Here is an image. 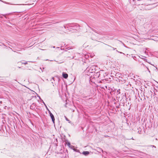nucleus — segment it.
Here are the masks:
<instances>
[{
  "mask_svg": "<svg viewBox=\"0 0 158 158\" xmlns=\"http://www.w3.org/2000/svg\"><path fill=\"white\" fill-rule=\"evenodd\" d=\"M43 103H44V104L45 105V106H46V108H47V106H46V105L45 104V103L43 102Z\"/></svg>",
  "mask_w": 158,
  "mask_h": 158,
  "instance_id": "nucleus-21",
  "label": "nucleus"
},
{
  "mask_svg": "<svg viewBox=\"0 0 158 158\" xmlns=\"http://www.w3.org/2000/svg\"><path fill=\"white\" fill-rule=\"evenodd\" d=\"M49 4H50L51 3V2H49Z\"/></svg>",
  "mask_w": 158,
  "mask_h": 158,
  "instance_id": "nucleus-25",
  "label": "nucleus"
},
{
  "mask_svg": "<svg viewBox=\"0 0 158 158\" xmlns=\"http://www.w3.org/2000/svg\"><path fill=\"white\" fill-rule=\"evenodd\" d=\"M22 63L23 64H27V62H22Z\"/></svg>",
  "mask_w": 158,
  "mask_h": 158,
  "instance_id": "nucleus-13",
  "label": "nucleus"
},
{
  "mask_svg": "<svg viewBox=\"0 0 158 158\" xmlns=\"http://www.w3.org/2000/svg\"><path fill=\"white\" fill-rule=\"evenodd\" d=\"M120 89H118V90H117V92H118L119 94H120V91H120Z\"/></svg>",
  "mask_w": 158,
  "mask_h": 158,
  "instance_id": "nucleus-14",
  "label": "nucleus"
},
{
  "mask_svg": "<svg viewBox=\"0 0 158 158\" xmlns=\"http://www.w3.org/2000/svg\"><path fill=\"white\" fill-rule=\"evenodd\" d=\"M86 56V57H87V56Z\"/></svg>",
  "mask_w": 158,
  "mask_h": 158,
  "instance_id": "nucleus-32",
  "label": "nucleus"
},
{
  "mask_svg": "<svg viewBox=\"0 0 158 158\" xmlns=\"http://www.w3.org/2000/svg\"><path fill=\"white\" fill-rule=\"evenodd\" d=\"M89 67H87V68H86V69H87Z\"/></svg>",
  "mask_w": 158,
  "mask_h": 158,
  "instance_id": "nucleus-27",
  "label": "nucleus"
},
{
  "mask_svg": "<svg viewBox=\"0 0 158 158\" xmlns=\"http://www.w3.org/2000/svg\"><path fill=\"white\" fill-rule=\"evenodd\" d=\"M5 3H6L7 4H10V5H11L12 4H10V3H9V2H4Z\"/></svg>",
  "mask_w": 158,
  "mask_h": 158,
  "instance_id": "nucleus-12",
  "label": "nucleus"
},
{
  "mask_svg": "<svg viewBox=\"0 0 158 158\" xmlns=\"http://www.w3.org/2000/svg\"><path fill=\"white\" fill-rule=\"evenodd\" d=\"M32 106H30V108H31V109H32Z\"/></svg>",
  "mask_w": 158,
  "mask_h": 158,
  "instance_id": "nucleus-22",
  "label": "nucleus"
},
{
  "mask_svg": "<svg viewBox=\"0 0 158 158\" xmlns=\"http://www.w3.org/2000/svg\"><path fill=\"white\" fill-rule=\"evenodd\" d=\"M95 150L99 152H100L101 151H102V152H103L102 149L100 148H97V149Z\"/></svg>",
  "mask_w": 158,
  "mask_h": 158,
  "instance_id": "nucleus-4",
  "label": "nucleus"
},
{
  "mask_svg": "<svg viewBox=\"0 0 158 158\" xmlns=\"http://www.w3.org/2000/svg\"><path fill=\"white\" fill-rule=\"evenodd\" d=\"M90 56L91 57H93V56H92V55H90Z\"/></svg>",
  "mask_w": 158,
  "mask_h": 158,
  "instance_id": "nucleus-19",
  "label": "nucleus"
},
{
  "mask_svg": "<svg viewBox=\"0 0 158 158\" xmlns=\"http://www.w3.org/2000/svg\"><path fill=\"white\" fill-rule=\"evenodd\" d=\"M106 44V45H107V46H108L110 47V48H113V50H115V49H116V48H113V47H112L111 46H110V45H107V44Z\"/></svg>",
  "mask_w": 158,
  "mask_h": 158,
  "instance_id": "nucleus-9",
  "label": "nucleus"
},
{
  "mask_svg": "<svg viewBox=\"0 0 158 158\" xmlns=\"http://www.w3.org/2000/svg\"><path fill=\"white\" fill-rule=\"evenodd\" d=\"M65 117L66 120H67V121H69V120H68V118H66V117Z\"/></svg>",
  "mask_w": 158,
  "mask_h": 158,
  "instance_id": "nucleus-16",
  "label": "nucleus"
},
{
  "mask_svg": "<svg viewBox=\"0 0 158 158\" xmlns=\"http://www.w3.org/2000/svg\"><path fill=\"white\" fill-rule=\"evenodd\" d=\"M96 67V65H93L92 66V67H90L91 68H92V69H95V67Z\"/></svg>",
  "mask_w": 158,
  "mask_h": 158,
  "instance_id": "nucleus-8",
  "label": "nucleus"
},
{
  "mask_svg": "<svg viewBox=\"0 0 158 158\" xmlns=\"http://www.w3.org/2000/svg\"><path fill=\"white\" fill-rule=\"evenodd\" d=\"M145 0H143V2H144Z\"/></svg>",
  "mask_w": 158,
  "mask_h": 158,
  "instance_id": "nucleus-24",
  "label": "nucleus"
},
{
  "mask_svg": "<svg viewBox=\"0 0 158 158\" xmlns=\"http://www.w3.org/2000/svg\"><path fill=\"white\" fill-rule=\"evenodd\" d=\"M43 72V70L42 69L41 70V71H39V72H40V73L42 72Z\"/></svg>",
  "mask_w": 158,
  "mask_h": 158,
  "instance_id": "nucleus-18",
  "label": "nucleus"
},
{
  "mask_svg": "<svg viewBox=\"0 0 158 158\" xmlns=\"http://www.w3.org/2000/svg\"><path fill=\"white\" fill-rule=\"evenodd\" d=\"M2 102L1 101V102H0V103H2Z\"/></svg>",
  "mask_w": 158,
  "mask_h": 158,
  "instance_id": "nucleus-29",
  "label": "nucleus"
},
{
  "mask_svg": "<svg viewBox=\"0 0 158 158\" xmlns=\"http://www.w3.org/2000/svg\"><path fill=\"white\" fill-rule=\"evenodd\" d=\"M155 90L156 91H157V90L156 89H155Z\"/></svg>",
  "mask_w": 158,
  "mask_h": 158,
  "instance_id": "nucleus-28",
  "label": "nucleus"
},
{
  "mask_svg": "<svg viewBox=\"0 0 158 158\" xmlns=\"http://www.w3.org/2000/svg\"><path fill=\"white\" fill-rule=\"evenodd\" d=\"M64 27L65 28H66V27L65 26V25H64Z\"/></svg>",
  "mask_w": 158,
  "mask_h": 158,
  "instance_id": "nucleus-20",
  "label": "nucleus"
},
{
  "mask_svg": "<svg viewBox=\"0 0 158 158\" xmlns=\"http://www.w3.org/2000/svg\"><path fill=\"white\" fill-rule=\"evenodd\" d=\"M94 70H89L87 73V75L91 77L93 75H95V73Z\"/></svg>",
  "mask_w": 158,
  "mask_h": 158,
  "instance_id": "nucleus-1",
  "label": "nucleus"
},
{
  "mask_svg": "<svg viewBox=\"0 0 158 158\" xmlns=\"http://www.w3.org/2000/svg\"><path fill=\"white\" fill-rule=\"evenodd\" d=\"M156 140H157V138H156Z\"/></svg>",
  "mask_w": 158,
  "mask_h": 158,
  "instance_id": "nucleus-30",
  "label": "nucleus"
},
{
  "mask_svg": "<svg viewBox=\"0 0 158 158\" xmlns=\"http://www.w3.org/2000/svg\"><path fill=\"white\" fill-rule=\"evenodd\" d=\"M92 30L94 31L95 32L99 34H102V33L100 32H99V31H96L94 29H92Z\"/></svg>",
  "mask_w": 158,
  "mask_h": 158,
  "instance_id": "nucleus-6",
  "label": "nucleus"
},
{
  "mask_svg": "<svg viewBox=\"0 0 158 158\" xmlns=\"http://www.w3.org/2000/svg\"><path fill=\"white\" fill-rule=\"evenodd\" d=\"M71 49L70 48H65V49H67V50H69V49Z\"/></svg>",
  "mask_w": 158,
  "mask_h": 158,
  "instance_id": "nucleus-15",
  "label": "nucleus"
},
{
  "mask_svg": "<svg viewBox=\"0 0 158 158\" xmlns=\"http://www.w3.org/2000/svg\"><path fill=\"white\" fill-rule=\"evenodd\" d=\"M149 72H150V71H149V70H148Z\"/></svg>",
  "mask_w": 158,
  "mask_h": 158,
  "instance_id": "nucleus-31",
  "label": "nucleus"
},
{
  "mask_svg": "<svg viewBox=\"0 0 158 158\" xmlns=\"http://www.w3.org/2000/svg\"><path fill=\"white\" fill-rule=\"evenodd\" d=\"M74 25V24H70L69 25V26L70 27H72Z\"/></svg>",
  "mask_w": 158,
  "mask_h": 158,
  "instance_id": "nucleus-10",
  "label": "nucleus"
},
{
  "mask_svg": "<svg viewBox=\"0 0 158 158\" xmlns=\"http://www.w3.org/2000/svg\"><path fill=\"white\" fill-rule=\"evenodd\" d=\"M62 77L64 78L67 79L68 78V75L66 73L63 72L62 73Z\"/></svg>",
  "mask_w": 158,
  "mask_h": 158,
  "instance_id": "nucleus-3",
  "label": "nucleus"
},
{
  "mask_svg": "<svg viewBox=\"0 0 158 158\" xmlns=\"http://www.w3.org/2000/svg\"><path fill=\"white\" fill-rule=\"evenodd\" d=\"M95 76H97L99 77L100 74H99V73L98 72H97L96 73H95Z\"/></svg>",
  "mask_w": 158,
  "mask_h": 158,
  "instance_id": "nucleus-7",
  "label": "nucleus"
},
{
  "mask_svg": "<svg viewBox=\"0 0 158 158\" xmlns=\"http://www.w3.org/2000/svg\"><path fill=\"white\" fill-rule=\"evenodd\" d=\"M131 139H133V138L132 137V138Z\"/></svg>",
  "mask_w": 158,
  "mask_h": 158,
  "instance_id": "nucleus-26",
  "label": "nucleus"
},
{
  "mask_svg": "<svg viewBox=\"0 0 158 158\" xmlns=\"http://www.w3.org/2000/svg\"><path fill=\"white\" fill-rule=\"evenodd\" d=\"M32 106H30V108H31V109H32Z\"/></svg>",
  "mask_w": 158,
  "mask_h": 158,
  "instance_id": "nucleus-23",
  "label": "nucleus"
},
{
  "mask_svg": "<svg viewBox=\"0 0 158 158\" xmlns=\"http://www.w3.org/2000/svg\"><path fill=\"white\" fill-rule=\"evenodd\" d=\"M49 113L50 114V115L51 117V118H52V121L53 122V123H54L55 121V118L54 117V115L53 114L51 113V112L50 111H49Z\"/></svg>",
  "mask_w": 158,
  "mask_h": 158,
  "instance_id": "nucleus-2",
  "label": "nucleus"
},
{
  "mask_svg": "<svg viewBox=\"0 0 158 158\" xmlns=\"http://www.w3.org/2000/svg\"><path fill=\"white\" fill-rule=\"evenodd\" d=\"M151 146H152V147H154L155 148H156V146H154V145H151Z\"/></svg>",
  "mask_w": 158,
  "mask_h": 158,
  "instance_id": "nucleus-17",
  "label": "nucleus"
},
{
  "mask_svg": "<svg viewBox=\"0 0 158 158\" xmlns=\"http://www.w3.org/2000/svg\"><path fill=\"white\" fill-rule=\"evenodd\" d=\"M74 150L77 152H79V150L77 149H75Z\"/></svg>",
  "mask_w": 158,
  "mask_h": 158,
  "instance_id": "nucleus-11",
  "label": "nucleus"
},
{
  "mask_svg": "<svg viewBox=\"0 0 158 158\" xmlns=\"http://www.w3.org/2000/svg\"><path fill=\"white\" fill-rule=\"evenodd\" d=\"M82 154L85 156H87L89 154V152L88 151H84Z\"/></svg>",
  "mask_w": 158,
  "mask_h": 158,
  "instance_id": "nucleus-5",
  "label": "nucleus"
},
{
  "mask_svg": "<svg viewBox=\"0 0 158 158\" xmlns=\"http://www.w3.org/2000/svg\"><path fill=\"white\" fill-rule=\"evenodd\" d=\"M39 0H37V2Z\"/></svg>",
  "mask_w": 158,
  "mask_h": 158,
  "instance_id": "nucleus-33",
  "label": "nucleus"
}]
</instances>
